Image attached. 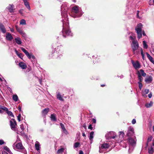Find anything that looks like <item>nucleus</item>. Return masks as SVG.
I'll return each mask as SVG.
<instances>
[{"label":"nucleus","mask_w":154,"mask_h":154,"mask_svg":"<svg viewBox=\"0 0 154 154\" xmlns=\"http://www.w3.org/2000/svg\"><path fill=\"white\" fill-rule=\"evenodd\" d=\"M4 143V141L2 140H0V145H2Z\"/></svg>","instance_id":"603ef678"},{"label":"nucleus","mask_w":154,"mask_h":154,"mask_svg":"<svg viewBox=\"0 0 154 154\" xmlns=\"http://www.w3.org/2000/svg\"><path fill=\"white\" fill-rule=\"evenodd\" d=\"M10 117H14V115L13 114L12 112L11 111H10Z\"/></svg>","instance_id":"052dcab7"},{"label":"nucleus","mask_w":154,"mask_h":154,"mask_svg":"<svg viewBox=\"0 0 154 154\" xmlns=\"http://www.w3.org/2000/svg\"><path fill=\"white\" fill-rule=\"evenodd\" d=\"M21 116V115L20 114H19L17 116V119H18V121L19 122H20L21 121V120H20Z\"/></svg>","instance_id":"de8ad7c7"},{"label":"nucleus","mask_w":154,"mask_h":154,"mask_svg":"<svg viewBox=\"0 0 154 154\" xmlns=\"http://www.w3.org/2000/svg\"><path fill=\"white\" fill-rule=\"evenodd\" d=\"M16 42L18 45H21L22 43V41L21 38L19 37H17L15 38Z\"/></svg>","instance_id":"a211bd4d"},{"label":"nucleus","mask_w":154,"mask_h":154,"mask_svg":"<svg viewBox=\"0 0 154 154\" xmlns=\"http://www.w3.org/2000/svg\"><path fill=\"white\" fill-rule=\"evenodd\" d=\"M142 34L143 36H145L146 35V34L145 33V32L144 31H143L142 32Z\"/></svg>","instance_id":"69168bd1"},{"label":"nucleus","mask_w":154,"mask_h":154,"mask_svg":"<svg viewBox=\"0 0 154 154\" xmlns=\"http://www.w3.org/2000/svg\"><path fill=\"white\" fill-rule=\"evenodd\" d=\"M19 27H18V26H15V28H16V30H17V29H19Z\"/></svg>","instance_id":"338daca9"},{"label":"nucleus","mask_w":154,"mask_h":154,"mask_svg":"<svg viewBox=\"0 0 154 154\" xmlns=\"http://www.w3.org/2000/svg\"><path fill=\"white\" fill-rule=\"evenodd\" d=\"M131 62L133 66L135 69H137L140 68V65L138 61L134 62L133 60H132Z\"/></svg>","instance_id":"f8f14e48"},{"label":"nucleus","mask_w":154,"mask_h":154,"mask_svg":"<svg viewBox=\"0 0 154 154\" xmlns=\"http://www.w3.org/2000/svg\"><path fill=\"white\" fill-rule=\"evenodd\" d=\"M94 132L91 131L90 134V136H89V140H90V142H91L92 141L93 138V135L94 134Z\"/></svg>","instance_id":"c756f323"},{"label":"nucleus","mask_w":154,"mask_h":154,"mask_svg":"<svg viewBox=\"0 0 154 154\" xmlns=\"http://www.w3.org/2000/svg\"><path fill=\"white\" fill-rule=\"evenodd\" d=\"M152 95L151 92H150L148 95L149 98H150L152 97Z\"/></svg>","instance_id":"4d7b16f0"},{"label":"nucleus","mask_w":154,"mask_h":154,"mask_svg":"<svg viewBox=\"0 0 154 154\" xmlns=\"http://www.w3.org/2000/svg\"><path fill=\"white\" fill-rule=\"evenodd\" d=\"M147 57L152 63L154 64V60L153 58L147 52L146 53Z\"/></svg>","instance_id":"412c9836"},{"label":"nucleus","mask_w":154,"mask_h":154,"mask_svg":"<svg viewBox=\"0 0 154 154\" xmlns=\"http://www.w3.org/2000/svg\"><path fill=\"white\" fill-rule=\"evenodd\" d=\"M142 24L141 23H140L138 24L137 26L135 28V30L137 34V37L139 39L142 36Z\"/></svg>","instance_id":"423d86ee"},{"label":"nucleus","mask_w":154,"mask_h":154,"mask_svg":"<svg viewBox=\"0 0 154 154\" xmlns=\"http://www.w3.org/2000/svg\"><path fill=\"white\" fill-rule=\"evenodd\" d=\"M31 69H32L31 67H29L27 68L25 72L26 73L28 72H29L30 71H31Z\"/></svg>","instance_id":"37998d69"},{"label":"nucleus","mask_w":154,"mask_h":154,"mask_svg":"<svg viewBox=\"0 0 154 154\" xmlns=\"http://www.w3.org/2000/svg\"><path fill=\"white\" fill-rule=\"evenodd\" d=\"M136 123V120L135 119H134L132 120V123L133 124H134Z\"/></svg>","instance_id":"3c124183"},{"label":"nucleus","mask_w":154,"mask_h":154,"mask_svg":"<svg viewBox=\"0 0 154 154\" xmlns=\"http://www.w3.org/2000/svg\"><path fill=\"white\" fill-rule=\"evenodd\" d=\"M141 56H142V58H143V60H144V58H145V57H144V55L143 54V50L142 49H141Z\"/></svg>","instance_id":"79ce46f5"},{"label":"nucleus","mask_w":154,"mask_h":154,"mask_svg":"<svg viewBox=\"0 0 154 154\" xmlns=\"http://www.w3.org/2000/svg\"><path fill=\"white\" fill-rule=\"evenodd\" d=\"M18 109L19 110V111H21V108L20 106H18Z\"/></svg>","instance_id":"680f3d73"},{"label":"nucleus","mask_w":154,"mask_h":154,"mask_svg":"<svg viewBox=\"0 0 154 154\" xmlns=\"http://www.w3.org/2000/svg\"><path fill=\"white\" fill-rule=\"evenodd\" d=\"M153 102L152 101H150L149 103H147L145 104V106L147 108H149L152 106Z\"/></svg>","instance_id":"bb28decb"},{"label":"nucleus","mask_w":154,"mask_h":154,"mask_svg":"<svg viewBox=\"0 0 154 154\" xmlns=\"http://www.w3.org/2000/svg\"><path fill=\"white\" fill-rule=\"evenodd\" d=\"M152 137L151 136H150L148 138L147 140V142L146 143V145L147 146H148L149 143V142H150L152 140Z\"/></svg>","instance_id":"c9c22d12"},{"label":"nucleus","mask_w":154,"mask_h":154,"mask_svg":"<svg viewBox=\"0 0 154 154\" xmlns=\"http://www.w3.org/2000/svg\"><path fill=\"white\" fill-rule=\"evenodd\" d=\"M23 1L24 3V4L26 7L29 10H30V7L29 3L27 1V0H23Z\"/></svg>","instance_id":"4be33fe9"},{"label":"nucleus","mask_w":154,"mask_h":154,"mask_svg":"<svg viewBox=\"0 0 154 154\" xmlns=\"http://www.w3.org/2000/svg\"><path fill=\"white\" fill-rule=\"evenodd\" d=\"M149 92V89H145L144 91V93L145 94H148Z\"/></svg>","instance_id":"a18cd8bd"},{"label":"nucleus","mask_w":154,"mask_h":154,"mask_svg":"<svg viewBox=\"0 0 154 154\" xmlns=\"http://www.w3.org/2000/svg\"><path fill=\"white\" fill-rule=\"evenodd\" d=\"M17 141L19 142L16 144L15 143L13 145V147L14 149L18 151H24L25 150V149L23 146L20 139L17 138Z\"/></svg>","instance_id":"39448f33"},{"label":"nucleus","mask_w":154,"mask_h":154,"mask_svg":"<svg viewBox=\"0 0 154 154\" xmlns=\"http://www.w3.org/2000/svg\"><path fill=\"white\" fill-rule=\"evenodd\" d=\"M68 8V7L65 3L63 4L61 7V14L63 17V28L62 32L60 34V35L64 38L66 37L65 35L70 36H72V35L70 30L69 29L68 18L67 15V11Z\"/></svg>","instance_id":"f257e3e1"},{"label":"nucleus","mask_w":154,"mask_h":154,"mask_svg":"<svg viewBox=\"0 0 154 154\" xmlns=\"http://www.w3.org/2000/svg\"><path fill=\"white\" fill-rule=\"evenodd\" d=\"M138 83L139 85V87L140 90H141L142 87H143V85L142 83L140 82H138Z\"/></svg>","instance_id":"58836bf2"},{"label":"nucleus","mask_w":154,"mask_h":154,"mask_svg":"<svg viewBox=\"0 0 154 154\" xmlns=\"http://www.w3.org/2000/svg\"><path fill=\"white\" fill-rule=\"evenodd\" d=\"M143 47L144 48L147 49L148 47V46L146 44V42L145 41H143Z\"/></svg>","instance_id":"e433bc0d"},{"label":"nucleus","mask_w":154,"mask_h":154,"mask_svg":"<svg viewBox=\"0 0 154 154\" xmlns=\"http://www.w3.org/2000/svg\"><path fill=\"white\" fill-rule=\"evenodd\" d=\"M138 80H139V82H141L143 81V78L142 76V75H141V74L139 73V71H138Z\"/></svg>","instance_id":"cd10ccee"},{"label":"nucleus","mask_w":154,"mask_h":154,"mask_svg":"<svg viewBox=\"0 0 154 154\" xmlns=\"http://www.w3.org/2000/svg\"><path fill=\"white\" fill-rule=\"evenodd\" d=\"M0 30L3 33L6 32V30L4 26L1 23H0Z\"/></svg>","instance_id":"aec40b11"},{"label":"nucleus","mask_w":154,"mask_h":154,"mask_svg":"<svg viewBox=\"0 0 154 154\" xmlns=\"http://www.w3.org/2000/svg\"><path fill=\"white\" fill-rule=\"evenodd\" d=\"M13 100L15 102L17 101L18 99V97L17 95L14 94L12 96Z\"/></svg>","instance_id":"7c9ffc66"},{"label":"nucleus","mask_w":154,"mask_h":154,"mask_svg":"<svg viewBox=\"0 0 154 154\" xmlns=\"http://www.w3.org/2000/svg\"><path fill=\"white\" fill-rule=\"evenodd\" d=\"M19 66L22 69H25L27 68V65L24 63L20 62L18 64Z\"/></svg>","instance_id":"2eb2a0df"},{"label":"nucleus","mask_w":154,"mask_h":154,"mask_svg":"<svg viewBox=\"0 0 154 154\" xmlns=\"http://www.w3.org/2000/svg\"><path fill=\"white\" fill-rule=\"evenodd\" d=\"M7 40L10 41V33H8L6 36Z\"/></svg>","instance_id":"49530a36"},{"label":"nucleus","mask_w":154,"mask_h":154,"mask_svg":"<svg viewBox=\"0 0 154 154\" xmlns=\"http://www.w3.org/2000/svg\"><path fill=\"white\" fill-rule=\"evenodd\" d=\"M79 145L80 143H79L76 142L74 144V148H77L79 146Z\"/></svg>","instance_id":"ea45409f"},{"label":"nucleus","mask_w":154,"mask_h":154,"mask_svg":"<svg viewBox=\"0 0 154 154\" xmlns=\"http://www.w3.org/2000/svg\"><path fill=\"white\" fill-rule=\"evenodd\" d=\"M125 134L124 133L123 131H120L119 132V136L120 138L121 139H120V141H121L123 140V138L124 137Z\"/></svg>","instance_id":"c85d7f7f"},{"label":"nucleus","mask_w":154,"mask_h":154,"mask_svg":"<svg viewBox=\"0 0 154 154\" xmlns=\"http://www.w3.org/2000/svg\"><path fill=\"white\" fill-rule=\"evenodd\" d=\"M20 35L24 38H25L26 37V33L23 32Z\"/></svg>","instance_id":"c03bdc74"},{"label":"nucleus","mask_w":154,"mask_h":154,"mask_svg":"<svg viewBox=\"0 0 154 154\" xmlns=\"http://www.w3.org/2000/svg\"><path fill=\"white\" fill-rule=\"evenodd\" d=\"M79 154H84L82 150H80Z\"/></svg>","instance_id":"0e129e2a"},{"label":"nucleus","mask_w":154,"mask_h":154,"mask_svg":"<svg viewBox=\"0 0 154 154\" xmlns=\"http://www.w3.org/2000/svg\"><path fill=\"white\" fill-rule=\"evenodd\" d=\"M88 128L89 129H90L91 130H92L93 129V127L92 126V125L90 124L88 126Z\"/></svg>","instance_id":"6e6d98bb"},{"label":"nucleus","mask_w":154,"mask_h":154,"mask_svg":"<svg viewBox=\"0 0 154 154\" xmlns=\"http://www.w3.org/2000/svg\"><path fill=\"white\" fill-rule=\"evenodd\" d=\"M64 148H61L58 150L57 153L58 154H65L64 152Z\"/></svg>","instance_id":"5701e85b"},{"label":"nucleus","mask_w":154,"mask_h":154,"mask_svg":"<svg viewBox=\"0 0 154 154\" xmlns=\"http://www.w3.org/2000/svg\"><path fill=\"white\" fill-rule=\"evenodd\" d=\"M49 108H45L42 110V112L44 114H47L49 111Z\"/></svg>","instance_id":"72a5a7b5"},{"label":"nucleus","mask_w":154,"mask_h":154,"mask_svg":"<svg viewBox=\"0 0 154 154\" xmlns=\"http://www.w3.org/2000/svg\"><path fill=\"white\" fill-rule=\"evenodd\" d=\"M82 135L83 137H86V135L84 132L82 133Z\"/></svg>","instance_id":"774afa93"},{"label":"nucleus","mask_w":154,"mask_h":154,"mask_svg":"<svg viewBox=\"0 0 154 154\" xmlns=\"http://www.w3.org/2000/svg\"><path fill=\"white\" fill-rule=\"evenodd\" d=\"M38 81H39V82L40 83V84L41 85H42V79L41 78H39L38 79Z\"/></svg>","instance_id":"13d9d810"},{"label":"nucleus","mask_w":154,"mask_h":154,"mask_svg":"<svg viewBox=\"0 0 154 154\" xmlns=\"http://www.w3.org/2000/svg\"><path fill=\"white\" fill-rule=\"evenodd\" d=\"M131 45L133 54H135V51L137 50L139 47L138 43L137 41H133L132 42Z\"/></svg>","instance_id":"0eeeda50"},{"label":"nucleus","mask_w":154,"mask_h":154,"mask_svg":"<svg viewBox=\"0 0 154 154\" xmlns=\"http://www.w3.org/2000/svg\"><path fill=\"white\" fill-rule=\"evenodd\" d=\"M128 140L129 146L128 152H130L132 151L134 147L135 146L137 140L135 137L134 138L129 137L128 138Z\"/></svg>","instance_id":"20e7f679"},{"label":"nucleus","mask_w":154,"mask_h":154,"mask_svg":"<svg viewBox=\"0 0 154 154\" xmlns=\"http://www.w3.org/2000/svg\"><path fill=\"white\" fill-rule=\"evenodd\" d=\"M16 12L14 6L13 5H10V13Z\"/></svg>","instance_id":"a878e982"},{"label":"nucleus","mask_w":154,"mask_h":154,"mask_svg":"<svg viewBox=\"0 0 154 154\" xmlns=\"http://www.w3.org/2000/svg\"><path fill=\"white\" fill-rule=\"evenodd\" d=\"M23 31L21 29L20 30L19 32H18L20 34L22 33Z\"/></svg>","instance_id":"e2e57ef3"},{"label":"nucleus","mask_w":154,"mask_h":154,"mask_svg":"<svg viewBox=\"0 0 154 154\" xmlns=\"http://www.w3.org/2000/svg\"><path fill=\"white\" fill-rule=\"evenodd\" d=\"M139 72H140L141 75L143 77H145L146 75V74L144 72V71L142 69H140L139 71Z\"/></svg>","instance_id":"473e14b6"},{"label":"nucleus","mask_w":154,"mask_h":154,"mask_svg":"<svg viewBox=\"0 0 154 154\" xmlns=\"http://www.w3.org/2000/svg\"><path fill=\"white\" fill-rule=\"evenodd\" d=\"M148 152L150 154H152L153 152V148L152 146L148 148Z\"/></svg>","instance_id":"2f4dec72"},{"label":"nucleus","mask_w":154,"mask_h":154,"mask_svg":"<svg viewBox=\"0 0 154 154\" xmlns=\"http://www.w3.org/2000/svg\"><path fill=\"white\" fill-rule=\"evenodd\" d=\"M20 128H21V129L23 131L24 130V125H23L22 124L21 125H20Z\"/></svg>","instance_id":"09e8293b"},{"label":"nucleus","mask_w":154,"mask_h":154,"mask_svg":"<svg viewBox=\"0 0 154 154\" xmlns=\"http://www.w3.org/2000/svg\"><path fill=\"white\" fill-rule=\"evenodd\" d=\"M92 121L93 123L95 124L96 122V120L95 119L93 118L92 119Z\"/></svg>","instance_id":"5fc2aeb1"},{"label":"nucleus","mask_w":154,"mask_h":154,"mask_svg":"<svg viewBox=\"0 0 154 154\" xmlns=\"http://www.w3.org/2000/svg\"><path fill=\"white\" fill-rule=\"evenodd\" d=\"M83 14L82 9L78 6H73L70 14L71 16L74 18L80 17Z\"/></svg>","instance_id":"7ed1b4c3"},{"label":"nucleus","mask_w":154,"mask_h":154,"mask_svg":"<svg viewBox=\"0 0 154 154\" xmlns=\"http://www.w3.org/2000/svg\"><path fill=\"white\" fill-rule=\"evenodd\" d=\"M15 51L16 54L18 57L20 59H23V56L22 54L18 52L16 50H15Z\"/></svg>","instance_id":"b1692460"},{"label":"nucleus","mask_w":154,"mask_h":154,"mask_svg":"<svg viewBox=\"0 0 154 154\" xmlns=\"http://www.w3.org/2000/svg\"><path fill=\"white\" fill-rule=\"evenodd\" d=\"M57 99L61 101H63V100L60 94V93H58L57 95Z\"/></svg>","instance_id":"f704fd0d"},{"label":"nucleus","mask_w":154,"mask_h":154,"mask_svg":"<svg viewBox=\"0 0 154 154\" xmlns=\"http://www.w3.org/2000/svg\"><path fill=\"white\" fill-rule=\"evenodd\" d=\"M50 118L52 121H56L57 119L56 118V116L55 114H52Z\"/></svg>","instance_id":"393cba45"},{"label":"nucleus","mask_w":154,"mask_h":154,"mask_svg":"<svg viewBox=\"0 0 154 154\" xmlns=\"http://www.w3.org/2000/svg\"><path fill=\"white\" fill-rule=\"evenodd\" d=\"M19 13H20V14L21 15H23V10L22 9H20L19 10Z\"/></svg>","instance_id":"8fccbe9b"},{"label":"nucleus","mask_w":154,"mask_h":154,"mask_svg":"<svg viewBox=\"0 0 154 154\" xmlns=\"http://www.w3.org/2000/svg\"><path fill=\"white\" fill-rule=\"evenodd\" d=\"M63 52L60 46H58L49 54V57L50 58L59 59L62 57Z\"/></svg>","instance_id":"f03ea898"},{"label":"nucleus","mask_w":154,"mask_h":154,"mask_svg":"<svg viewBox=\"0 0 154 154\" xmlns=\"http://www.w3.org/2000/svg\"><path fill=\"white\" fill-rule=\"evenodd\" d=\"M130 39L132 40V41H136L134 39V38L132 36H130Z\"/></svg>","instance_id":"864d4df0"},{"label":"nucleus","mask_w":154,"mask_h":154,"mask_svg":"<svg viewBox=\"0 0 154 154\" xmlns=\"http://www.w3.org/2000/svg\"><path fill=\"white\" fill-rule=\"evenodd\" d=\"M20 24L21 25H26V21L24 19H22L20 21Z\"/></svg>","instance_id":"4c0bfd02"},{"label":"nucleus","mask_w":154,"mask_h":154,"mask_svg":"<svg viewBox=\"0 0 154 154\" xmlns=\"http://www.w3.org/2000/svg\"><path fill=\"white\" fill-rule=\"evenodd\" d=\"M134 129L133 127H129L128 128L127 135L128 137L133 136L134 134Z\"/></svg>","instance_id":"9b49d317"},{"label":"nucleus","mask_w":154,"mask_h":154,"mask_svg":"<svg viewBox=\"0 0 154 154\" xmlns=\"http://www.w3.org/2000/svg\"><path fill=\"white\" fill-rule=\"evenodd\" d=\"M109 147V145L107 143H103L102 144L101 146L99 147L100 148V150H99V152H101L100 151V148H102V149H106Z\"/></svg>","instance_id":"f3484780"},{"label":"nucleus","mask_w":154,"mask_h":154,"mask_svg":"<svg viewBox=\"0 0 154 154\" xmlns=\"http://www.w3.org/2000/svg\"><path fill=\"white\" fill-rule=\"evenodd\" d=\"M40 146L39 143L38 141H36L35 142V149L37 151L39 152L40 150Z\"/></svg>","instance_id":"dca6fc26"},{"label":"nucleus","mask_w":154,"mask_h":154,"mask_svg":"<svg viewBox=\"0 0 154 154\" xmlns=\"http://www.w3.org/2000/svg\"><path fill=\"white\" fill-rule=\"evenodd\" d=\"M60 125L61 127L63 132L65 134H67L68 133V132L66 130L64 125L61 123H60Z\"/></svg>","instance_id":"6ab92c4d"},{"label":"nucleus","mask_w":154,"mask_h":154,"mask_svg":"<svg viewBox=\"0 0 154 154\" xmlns=\"http://www.w3.org/2000/svg\"><path fill=\"white\" fill-rule=\"evenodd\" d=\"M17 125L16 122L14 119H12L10 121V126L11 129L14 130L16 131V126Z\"/></svg>","instance_id":"9d476101"},{"label":"nucleus","mask_w":154,"mask_h":154,"mask_svg":"<svg viewBox=\"0 0 154 154\" xmlns=\"http://www.w3.org/2000/svg\"><path fill=\"white\" fill-rule=\"evenodd\" d=\"M2 154H8V153L5 151H3L2 152Z\"/></svg>","instance_id":"bf43d9fd"},{"label":"nucleus","mask_w":154,"mask_h":154,"mask_svg":"<svg viewBox=\"0 0 154 154\" xmlns=\"http://www.w3.org/2000/svg\"><path fill=\"white\" fill-rule=\"evenodd\" d=\"M152 77L150 75H147L145 79V82L147 84L151 83L152 81Z\"/></svg>","instance_id":"ddd939ff"},{"label":"nucleus","mask_w":154,"mask_h":154,"mask_svg":"<svg viewBox=\"0 0 154 154\" xmlns=\"http://www.w3.org/2000/svg\"><path fill=\"white\" fill-rule=\"evenodd\" d=\"M20 49L25 54V55L29 59H30L31 58L33 59H35V57L32 54H29L24 48L21 47L20 48Z\"/></svg>","instance_id":"1a4fd4ad"},{"label":"nucleus","mask_w":154,"mask_h":154,"mask_svg":"<svg viewBox=\"0 0 154 154\" xmlns=\"http://www.w3.org/2000/svg\"><path fill=\"white\" fill-rule=\"evenodd\" d=\"M105 137L108 139H114L116 137V134L113 131H110L106 134Z\"/></svg>","instance_id":"6e6552de"},{"label":"nucleus","mask_w":154,"mask_h":154,"mask_svg":"<svg viewBox=\"0 0 154 154\" xmlns=\"http://www.w3.org/2000/svg\"><path fill=\"white\" fill-rule=\"evenodd\" d=\"M4 111L6 112L8 115H10V111L8 110V109L5 106L0 108V113L3 112Z\"/></svg>","instance_id":"4468645a"},{"label":"nucleus","mask_w":154,"mask_h":154,"mask_svg":"<svg viewBox=\"0 0 154 154\" xmlns=\"http://www.w3.org/2000/svg\"><path fill=\"white\" fill-rule=\"evenodd\" d=\"M4 149L7 152L10 153V149L6 146H5L4 147Z\"/></svg>","instance_id":"a19ab883"}]
</instances>
